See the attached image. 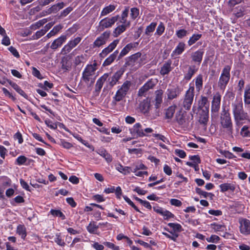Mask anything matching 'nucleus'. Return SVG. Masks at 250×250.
Instances as JSON below:
<instances>
[{
    "instance_id": "4c0bfd02",
    "label": "nucleus",
    "mask_w": 250,
    "mask_h": 250,
    "mask_svg": "<svg viewBox=\"0 0 250 250\" xmlns=\"http://www.w3.org/2000/svg\"><path fill=\"white\" fill-rule=\"evenodd\" d=\"M10 85L19 94L25 99L28 98V95L22 90L21 88L15 83L9 82Z\"/></svg>"
},
{
    "instance_id": "e2e57ef3",
    "label": "nucleus",
    "mask_w": 250,
    "mask_h": 250,
    "mask_svg": "<svg viewBox=\"0 0 250 250\" xmlns=\"http://www.w3.org/2000/svg\"><path fill=\"white\" fill-rule=\"evenodd\" d=\"M152 136L156 138L158 140L162 141L164 143H167L169 142L167 139L163 135L157 133H153Z\"/></svg>"
},
{
    "instance_id": "a19ab883",
    "label": "nucleus",
    "mask_w": 250,
    "mask_h": 250,
    "mask_svg": "<svg viewBox=\"0 0 250 250\" xmlns=\"http://www.w3.org/2000/svg\"><path fill=\"white\" fill-rule=\"evenodd\" d=\"M244 98L245 104H250V85H246Z\"/></svg>"
},
{
    "instance_id": "0e129e2a",
    "label": "nucleus",
    "mask_w": 250,
    "mask_h": 250,
    "mask_svg": "<svg viewBox=\"0 0 250 250\" xmlns=\"http://www.w3.org/2000/svg\"><path fill=\"white\" fill-rule=\"evenodd\" d=\"M103 244L106 247L112 250H120V248L119 246H116L113 243L110 242H104Z\"/></svg>"
},
{
    "instance_id": "20e7f679",
    "label": "nucleus",
    "mask_w": 250,
    "mask_h": 250,
    "mask_svg": "<svg viewBox=\"0 0 250 250\" xmlns=\"http://www.w3.org/2000/svg\"><path fill=\"white\" fill-rule=\"evenodd\" d=\"M220 124L222 127L226 129L229 134L233 133V124L230 113L225 109L222 111L220 115Z\"/></svg>"
},
{
    "instance_id": "423d86ee",
    "label": "nucleus",
    "mask_w": 250,
    "mask_h": 250,
    "mask_svg": "<svg viewBox=\"0 0 250 250\" xmlns=\"http://www.w3.org/2000/svg\"><path fill=\"white\" fill-rule=\"evenodd\" d=\"M231 70V66L227 65L225 66L222 70V73L220 76L218 86L221 89H225L230 79Z\"/></svg>"
},
{
    "instance_id": "bb28decb",
    "label": "nucleus",
    "mask_w": 250,
    "mask_h": 250,
    "mask_svg": "<svg viewBox=\"0 0 250 250\" xmlns=\"http://www.w3.org/2000/svg\"><path fill=\"white\" fill-rule=\"evenodd\" d=\"M109 74L108 73H105L98 79L95 86L96 91H100L101 90L104 83L107 80Z\"/></svg>"
},
{
    "instance_id": "13d9d810",
    "label": "nucleus",
    "mask_w": 250,
    "mask_h": 250,
    "mask_svg": "<svg viewBox=\"0 0 250 250\" xmlns=\"http://www.w3.org/2000/svg\"><path fill=\"white\" fill-rule=\"evenodd\" d=\"M161 215L163 216V218L165 220H168L170 218H174L175 216L173 213L165 209L164 210Z\"/></svg>"
},
{
    "instance_id": "a211bd4d",
    "label": "nucleus",
    "mask_w": 250,
    "mask_h": 250,
    "mask_svg": "<svg viewBox=\"0 0 250 250\" xmlns=\"http://www.w3.org/2000/svg\"><path fill=\"white\" fill-rule=\"evenodd\" d=\"M67 38V35H61L53 42L50 46V48L53 50H56L58 47H61L62 44L65 42Z\"/></svg>"
},
{
    "instance_id": "39448f33",
    "label": "nucleus",
    "mask_w": 250,
    "mask_h": 250,
    "mask_svg": "<svg viewBox=\"0 0 250 250\" xmlns=\"http://www.w3.org/2000/svg\"><path fill=\"white\" fill-rule=\"evenodd\" d=\"M194 90L195 88L194 85H191V83H190L189 85V88L186 91L183 98L182 106L185 110H189L190 109L193 101Z\"/></svg>"
},
{
    "instance_id": "5701e85b",
    "label": "nucleus",
    "mask_w": 250,
    "mask_h": 250,
    "mask_svg": "<svg viewBox=\"0 0 250 250\" xmlns=\"http://www.w3.org/2000/svg\"><path fill=\"white\" fill-rule=\"evenodd\" d=\"M129 12V7L128 6H125V7L124 10L122 11L121 17H120V20L119 21V22L120 23H124L125 24H129V26H130V22L129 21H127V18L128 16V13Z\"/></svg>"
},
{
    "instance_id": "4468645a",
    "label": "nucleus",
    "mask_w": 250,
    "mask_h": 250,
    "mask_svg": "<svg viewBox=\"0 0 250 250\" xmlns=\"http://www.w3.org/2000/svg\"><path fill=\"white\" fill-rule=\"evenodd\" d=\"M124 74V71L122 69L116 71L114 74L107 78V82L108 84L111 87H113L116 85L118 82L119 80L121 79Z\"/></svg>"
},
{
    "instance_id": "c756f323",
    "label": "nucleus",
    "mask_w": 250,
    "mask_h": 250,
    "mask_svg": "<svg viewBox=\"0 0 250 250\" xmlns=\"http://www.w3.org/2000/svg\"><path fill=\"white\" fill-rule=\"evenodd\" d=\"M150 106V101L148 98H146L140 103L139 108L142 112L145 113L149 111Z\"/></svg>"
},
{
    "instance_id": "864d4df0",
    "label": "nucleus",
    "mask_w": 250,
    "mask_h": 250,
    "mask_svg": "<svg viewBox=\"0 0 250 250\" xmlns=\"http://www.w3.org/2000/svg\"><path fill=\"white\" fill-rule=\"evenodd\" d=\"M27 160V158L25 156L21 155L16 159L15 164L19 166L23 165H25Z\"/></svg>"
},
{
    "instance_id": "2f4dec72",
    "label": "nucleus",
    "mask_w": 250,
    "mask_h": 250,
    "mask_svg": "<svg viewBox=\"0 0 250 250\" xmlns=\"http://www.w3.org/2000/svg\"><path fill=\"white\" fill-rule=\"evenodd\" d=\"M118 53V50H115L112 54L110 55V56L105 60L103 62V65L104 66H106L111 64L116 59Z\"/></svg>"
},
{
    "instance_id": "aec40b11",
    "label": "nucleus",
    "mask_w": 250,
    "mask_h": 250,
    "mask_svg": "<svg viewBox=\"0 0 250 250\" xmlns=\"http://www.w3.org/2000/svg\"><path fill=\"white\" fill-rule=\"evenodd\" d=\"M171 64L172 61L170 60L165 62L161 68L160 74L162 76L168 74L172 69Z\"/></svg>"
},
{
    "instance_id": "5fc2aeb1",
    "label": "nucleus",
    "mask_w": 250,
    "mask_h": 250,
    "mask_svg": "<svg viewBox=\"0 0 250 250\" xmlns=\"http://www.w3.org/2000/svg\"><path fill=\"white\" fill-rule=\"evenodd\" d=\"M241 134L244 137H250V127L244 125L241 129Z\"/></svg>"
},
{
    "instance_id": "49530a36",
    "label": "nucleus",
    "mask_w": 250,
    "mask_h": 250,
    "mask_svg": "<svg viewBox=\"0 0 250 250\" xmlns=\"http://www.w3.org/2000/svg\"><path fill=\"white\" fill-rule=\"evenodd\" d=\"M49 213L54 217H60L62 220H64L65 219L64 214L59 209H51Z\"/></svg>"
},
{
    "instance_id": "338daca9",
    "label": "nucleus",
    "mask_w": 250,
    "mask_h": 250,
    "mask_svg": "<svg viewBox=\"0 0 250 250\" xmlns=\"http://www.w3.org/2000/svg\"><path fill=\"white\" fill-rule=\"evenodd\" d=\"M44 122L46 125L51 129H55L57 128V125L53 123L51 120L49 119L46 120Z\"/></svg>"
},
{
    "instance_id": "1a4fd4ad",
    "label": "nucleus",
    "mask_w": 250,
    "mask_h": 250,
    "mask_svg": "<svg viewBox=\"0 0 250 250\" xmlns=\"http://www.w3.org/2000/svg\"><path fill=\"white\" fill-rule=\"evenodd\" d=\"M110 34V31H106L103 33L94 42L93 45L94 47H100L105 44L108 41Z\"/></svg>"
},
{
    "instance_id": "de8ad7c7",
    "label": "nucleus",
    "mask_w": 250,
    "mask_h": 250,
    "mask_svg": "<svg viewBox=\"0 0 250 250\" xmlns=\"http://www.w3.org/2000/svg\"><path fill=\"white\" fill-rule=\"evenodd\" d=\"M116 169L120 172L126 175L131 172V168L129 167H123L121 165H119L116 167Z\"/></svg>"
},
{
    "instance_id": "052dcab7",
    "label": "nucleus",
    "mask_w": 250,
    "mask_h": 250,
    "mask_svg": "<svg viewBox=\"0 0 250 250\" xmlns=\"http://www.w3.org/2000/svg\"><path fill=\"white\" fill-rule=\"evenodd\" d=\"M196 192L199 195L202 196L204 198H207L208 196L210 195L212 196L213 194L211 193H208L206 191H203L200 188H196Z\"/></svg>"
},
{
    "instance_id": "c03bdc74",
    "label": "nucleus",
    "mask_w": 250,
    "mask_h": 250,
    "mask_svg": "<svg viewBox=\"0 0 250 250\" xmlns=\"http://www.w3.org/2000/svg\"><path fill=\"white\" fill-rule=\"evenodd\" d=\"M167 225L172 229V231L174 233L180 232L182 231V227L180 224L169 223Z\"/></svg>"
},
{
    "instance_id": "8fccbe9b",
    "label": "nucleus",
    "mask_w": 250,
    "mask_h": 250,
    "mask_svg": "<svg viewBox=\"0 0 250 250\" xmlns=\"http://www.w3.org/2000/svg\"><path fill=\"white\" fill-rule=\"evenodd\" d=\"M211 226L215 232L224 231L225 229V226L223 224L213 223L211 224Z\"/></svg>"
},
{
    "instance_id": "f8f14e48",
    "label": "nucleus",
    "mask_w": 250,
    "mask_h": 250,
    "mask_svg": "<svg viewBox=\"0 0 250 250\" xmlns=\"http://www.w3.org/2000/svg\"><path fill=\"white\" fill-rule=\"evenodd\" d=\"M221 96L219 92H216L213 96L211 102V114L217 113L220 107Z\"/></svg>"
},
{
    "instance_id": "473e14b6",
    "label": "nucleus",
    "mask_w": 250,
    "mask_h": 250,
    "mask_svg": "<svg viewBox=\"0 0 250 250\" xmlns=\"http://www.w3.org/2000/svg\"><path fill=\"white\" fill-rule=\"evenodd\" d=\"M209 110L206 108V110L203 109L202 113L199 117V122L201 124L206 125L208 121Z\"/></svg>"
},
{
    "instance_id": "cd10ccee",
    "label": "nucleus",
    "mask_w": 250,
    "mask_h": 250,
    "mask_svg": "<svg viewBox=\"0 0 250 250\" xmlns=\"http://www.w3.org/2000/svg\"><path fill=\"white\" fill-rule=\"evenodd\" d=\"M180 92L176 88H168L166 91L167 99L172 100L179 95Z\"/></svg>"
},
{
    "instance_id": "4be33fe9",
    "label": "nucleus",
    "mask_w": 250,
    "mask_h": 250,
    "mask_svg": "<svg viewBox=\"0 0 250 250\" xmlns=\"http://www.w3.org/2000/svg\"><path fill=\"white\" fill-rule=\"evenodd\" d=\"M163 91L162 90H158L155 91L154 99V106L156 109L160 107L163 102Z\"/></svg>"
},
{
    "instance_id": "412c9836",
    "label": "nucleus",
    "mask_w": 250,
    "mask_h": 250,
    "mask_svg": "<svg viewBox=\"0 0 250 250\" xmlns=\"http://www.w3.org/2000/svg\"><path fill=\"white\" fill-rule=\"evenodd\" d=\"M198 68L195 65H190L188 67L187 72L185 74L184 80L188 81L198 71Z\"/></svg>"
},
{
    "instance_id": "4d7b16f0",
    "label": "nucleus",
    "mask_w": 250,
    "mask_h": 250,
    "mask_svg": "<svg viewBox=\"0 0 250 250\" xmlns=\"http://www.w3.org/2000/svg\"><path fill=\"white\" fill-rule=\"evenodd\" d=\"M139 15V9L136 7L130 9V17L132 20L136 19Z\"/></svg>"
},
{
    "instance_id": "72a5a7b5",
    "label": "nucleus",
    "mask_w": 250,
    "mask_h": 250,
    "mask_svg": "<svg viewBox=\"0 0 250 250\" xmlns=\"http://www.w3.org/2000/svg\"><path fill=\"white\" fill-rule=\"evenodd\" d=\"M219 188L222 192H225L229 190L234 191L235 189V187L234 184L228 183L220 185Z\"/></svg>"
},
{
    "instance_id": "b1692460",
    "label": "nucleus",
    "mask_w": 250,
    "mask_h": 250,
    "mask_svg": "<svg viewBox=\"0 0 250 250\" xmlns=\"http://www.w3.org/2000/svg\"><path fill=\"white\" fill-rule=\"evenodd\" d=\"M185 48L186 44L182 42H179L177 45L176 46L175 48L172 51L171 53V56L174 57L182 54L185 50Z\"/></svg>"
},
{
    "instance_id": "ea45409f",
    "label": "nucleus",
    "mask_w": 250,
    "mask_h": 250,
    "mask_svg": "<svg viewBox=\"0 0 250 250\" xmlns=\"http://www.w3.org/2000/svg\"><path fill=\"white\" fill-rule=\"evenodd\" d=\"M199 108H204V110L207 108L208 109L209 104L208 102V99L207 97L202 96L201 99L198 101Z\"/></svg>"
},
{
    "instance_id": "e433bc0d",
    "label": "nucleus",
    "mask_w": 250,
    "mask_h": 250,
    "mask_svg": "<svg viewBox=\"0 0 250 250\" xmlns=\"http://www.w3.org/2000/svg\"><path fill=\"white\" fill-rule=\"evenodd\" d=\"M156 26V22H152L149 25L146 27L145 32V35L147 37H150L152 33L154 31Z\"/></svg>"
},
{
    "instance_id": "6e6d98bb",
    "label": "nucleus",
    "mask_w": 250,
    "mask_h": 250,
    "mask_svg": "<svg viewBox=\"0 0 250 250\" xmlns=\"http://www.w3.org/2000/svg\"><path fill=\"white\" fill-rule=\"evenodd\" d=\"M188 32V31L184 29H180L176 31L175 35L179 39H182L186 37Z\"/></svg>"
},
{
    "instance_id": "c9c22d12",
    "label": "nucleus",
    "mask_w": 250,
    "mask_h": 250,
    "mask_svg": "<svg viewBox=\"0 0 250 250\" xmlns=\"http://www.w3.org/2000/svg\"><path fill=\"white\" fill-rule=\"evenodd\" d=\"M98 229L99 226H97L96 222L94 221L90 222L86 227L88 232L91 234H97Z\"/></svg>"
},
{
    "instance_id": "69168bd1",
    "label": "nucleus",
    "mask_w": 250,
    "mask_h": 250,
    "mask_svg": "<svg viewBox=\"0 0 250 250\" xmlns=\"http://www.w3.org/2000/svg\"><path fill=\"white\" fill-rule=\"evenodd\" d=\"M32 75L34 77H36L40 80H42L43 78V77L42 76V75H41L40 72L39 71V70H38L36 67H33L32 68Z\"/></svg>"
},
{
    "instance_id": "393cba45",
    "label": "nucleus",
    "mask_w": 250,
    "mask_h": 250,
    "mask_svg": "<svg viewBox=\"0 0 250 250\" xmlns=\"http://www.w3.org/2000/svg\"><path fill=\"white\" fill-rule=\"evenodd\" d=\"M129 27V26L128 23L127 25L124 23H121V24L119 25L114 29L113 32V36L114 37H118L122 33L125 32L126 28Z\"/></svg>"
},
{
    "instance_id": "f03ea898",
    "label": "nucleus",
    "mask_w": 250,
    "mask_h": 250,
    "mask_svg": "<svg viewBox=\"0 0 250 250\" xmlns=\"http://www.w3.org/2000/svg\"><path fill=\"white\" fill-rule=\"evenodd\" d=\"M97 63L87 64L84 69L81 82L84 83L88 87L91 86L95 80V71L97 70Z\"/></svg>"
},
{
    "instance_id": "9b49d317",
    "label": "nucleus",
    "mask_w": 250,
    "mask_h": 250,
    "mask_svg": "<svg viewBox=\"0 0 250 250\" xmlns=\"http://www.w3.org/2000/svg\"><path fill=\"white\" fill-rule=\"evenodd\" d=\"M82 38L78 37L73 40L69 41L62 49L61 53L66 54L69 52L73 48L76 46L81 42Z\"/></svg>"
},
{
    "instance_id": "7ed1b4c3",
    "label": "nucleus",
    "mask_w": 250,
    "mask_h": 250,
    "mask_svg": "<svg viewBox=\"0 0 250 250\" xmlns=\"http://www.w3.org/2000/svg\"><path fill=\"white\" fill-rule=\"evenodd\" d=\"M132 83L130 81H125L121 86L118 87L114 96L113 97L112 104H116L117 102L122 101L129 93Z\"/></svg>"
},
{
    "instance_id": "bf43d9fd",
    "label": "nucleus",
    "mask_w": 250,
    "mask_h": 250,
    "mask_svg": "<svg viewBox=\"0 0 250 250\" xmlns=\"http://www.w3.org/2000/svg\"><path fill=\"white\" fill-rule=\"evenodd\" d=\"M219 240V237L216 235H211L209 237L206 238V240L209 243H217Z\"/></svg>"
},
{
    "instance_id": "9d476101",
    "label": "nucleus",
    "mask_w": 250,
    "mask_h": 250,
    "mask_svg": "<svg viewBox=\"0 0 250 250\" xmlns=\"http://www.w3.org/2000/svg\"><path fill=\"white\" fill-rule=\"evenodd\" d=\"M155 80L150 79L139 90L138 95L139 96H145L146 93L151 89H152L156 84Z\"/></svg>"
},
{
    "instance_id": "79ce46f5",
    "label": "nucleus",
    "mask_w": 250,
    "mask_h": 250,
    "mask_svg": "<svg viewBox=\"0 0 250 250\" xmlns=\"http://www.w3.org/2000/svg\"><path fill=\"white\" fill-rule=\"evenodd\" d=\"M202 35L201 34H193L190 37L188 41V46H191L194 44L197 41L199 40L202 37Z\"/></svg>"
},
{
    "instance_id": "a18cd8bd",
    "label": "nucleus",
    "mask_w": 250,
    "mask_h": 250,
    "mask_svg": "<svg viewBox=\"0 0 250 250\" xmlns=\"http://www.w3.org/2000/svg\"><path fill=\"white\" fill-rule=\"evenodd\" d=\"M165 26L163 22H160L156 28L154 35L157 37H160L165 32Z\"/></svg>"
},
{
    "instance_id": "f257e3e1",
    "label": "nucleus",
    "mask_w": 250,
    "mask_h": 250,
    "mask_svg": "<svg viewBox=\"0 0 250 250\" xmlns=\"http://www.w3.org/2000/svg\"><path fill=\"white\" fill-rule=\"evenodd\" d=\"M232 111L236 125L240 126L246 121L249 122V115L243 108V104L242 100H236L231 104Z\"/></svg>"
},
{
    "instance_id": "680f3d73",
    "label": "nucleus",
    "mask_w": 250,
    "mask_h": 250,
    "mask_svg": "<svg viewBox=\"0 0 250 250\" xmlns=\"http://www.w3.org/2000/svg\"><path fill=\"white\" fill-rule=\"evenodd\" d=\"M123 198L124 200L127 202L130 206L134 208V209L137 212H140V210L135 205L133 202L126 196H123Z\"/></svg>"
},
{
    "instance_id": "774afa93",
    "label": "nucleus",
    "mask_w": 250,
    "mask_h": 250,
    "mask_svg": "<svg viewBox=\"0 0 250 250\" xmlns=\"http://www.w3.org/2000/svg\"><path fill=\"white\" fill-rule=\"evenodd\" d=\"M73 8L71 7H68L64 9L60 14V17H64L68 15L72 11Z\"/></svg>"
},
{
    "instance_id": "7c9ffc66",
    "label": "nucleus",
    "mask_w": 250,
    "mask_h": 250,
    "mask_svg": "<svg viewBox=\"0 0 250 250\" xmlns=\"http://www.w3.org/2000/svg\"><path fill=\"white\" fill-rule=\"evenodd\" d=\"M195 81L196 90L198 92L202 89L203 85V76L202 74H198L193 80Z\"/></svg>"
},
{
    "instance_id": "a878e982",
    "label": "nucleus",
    "mask_w": 250,
    "mask_h": 250,
    "mask_svg": "<svg viewBox=\"0 0 250 250\" xmlns=\"http://www.w3.org/2000/svg\"><path fill=\"white\" fill-rule=\"evenodd\" d=\"M64 6L65 4L63 2H59L56 4H54L47 10L46 13L48 14H50L51 13H56L60 10L62 9Z\"/></svg>"
},
{
    "instance_id": "6ab92c4d",
    "label": "nucleus",
    "mask_w": 250,
    "mask_h": 250,
    "mask_svg": "<svg viewBox=\"0 0 250 250\" xmlns=\"http://www.w3.org/2000/svg\"><path fill=\"white\" fill-rule=\"evenodd\" d=\"M204 53V51L203 49H199L192 53L191 55L192 61L199 64L202 61Z\"/></svg>"
},
{
    "instance_id": "603ef678",
    "label": "nucleus",
    "mask_w": 250,
    "mask_h": 250,
    "mask_svg": "<svg viewBox=\"0 0 250 250\" xmlns=\"http://www.w3.org/2000/svg\"><path fill=\"white\" fill-rule=\"evenodd\" d=\"M54 241L57 244V245L61 247H63L65 245V243L62 238L60 233H57L56 234Z\"/></svg>"
},
{
    "instance_id": "2eb2a0df",
    "label": "nucleus",
    "mask_w": 250,
    "mask_h": 250,
    "mask_svg": "<svg viewBox=\"0 0 250 250\" xmlns=\"http://www.w3.org/2000/svg\"><path fill=\"white\" fill-rule=\"evenodd\" d=\"M119 40L117 39L111 42L107 47L104 48L100 53L99 56L101 58H105L108 54L111 53L117 46L119 43Z\"/></svg>"
},
{
    "instance_id": "f704fd0d",
    "label": "nucleus",
    "mask_w": 250,
    "mask_h": 250,
    "mask_svg": "<svg viewBox=\"0 0 250 250\" xmlns=\"http://www.w3.org/2000/svg\"><path fill=\"white\" fill-rule=\"evenodd\" d=\"M116 5L114 4H109L108 6L104 7L102 10L100 17L106 16L115 10Z\"/></svg>"
},
{
    "instance_id": "f3484780",
    "label": "nucleus",
    "mask_w": 250,
    "mask_h": 250,
    "mask_svg": "<svg viewBox=\"0 0 250 250\" xmlns=\"http://www.w3.org/2000/svg\"><path fill=\"white\" fill-rule=\"evenodd\" d=\"M138 44H139V43L138 42H130L129 43H128L121 50V51L119 54V57L120 58H121L125 56L132 49H134V48H136L138 46Z\"/></svg>"
},
{
    "instance_id": "09e8293b",
    "label": "nucleus",
    "mask_w": 250,
    "mask_h": 250,
    "mask_svg": "<svg viewBox=\"0 0 250 250\" xmlns=\"http://www.w3.org/2000/svg\"><path fill=\"white\" fill-rule=\"evenodd\" d=\"M74 137L77 140H78L79 142H80L81 143H82L83 145H84L85 146H86L88 148H90L92 151H94V146H93L90 145L87 141L83 140L79 135H77L76 136H74Z\"/></svg>"
},
{
    "instance_id": "ddd939ff",
    "label": "nucleus",
    "mask_w": 250,
    "mask_h": 250,
    "mask_svg": "<svg viewBox=\"0 0 250 250\" xmlns=\"http://www.w3.org/2000/svg\"><path fill=\"white\" fill-rule=\"evenodd\" d=\"M239 229L240 232L244 235L250 234V221L247 219L239 220Z\"/></svg>"
},
{
    "instance_id": "58836bf2",
    "label": "nucleus",
    "mask_w": 250,
    "mask_h": 250,
    "mask_svg": "<svg viewBox=\"0 0 250 250\" xmlns=\"http://www.w3.org/2000/svg\"><path fill=\"white\" fill-rule=\"evenodd\" d=\"M17 233L18 234L21 238L24 240L26 237V229L24 226L19 225L18 226L16 230Z\"/></svg>"
},
{
    "instance_id": "6e6552de",
    "label": "nucleus",
    "mask_w": 250,
    "mask_h": 250,
    "mask_svg": "<svg viewBox=\"0 0 250 250\" xmlns=\"http://www.w3.org/2000/svg\"><path fill=\"white\" fill-rule=\"evenodd\" d=\"M119 15H116L111 18H105L102 19L99 23L98 30L102 31L105 28L111 27L119 18Z\"/></svg>"
},
{
    "instance_id": "3c124183",
    "label": "nucleus",
    "mask_w": 250,
    "mask_h": 250,
    "mask_svg": "<svg viewBox=\"0 0 250 250\" xmlns=\"http://www.w3.org/2000/svg\"><path fill=\"white\" fill-rule=\"evenodd\" d=\"M177 121L179 124L181 125H186L188 123V119H187L186 115L184 114L179 115L177 117Z\"/></svg>"
},
{
    "instance_id": "c85d7f7f",
    "label": "nucleus",
    "mask_w": 250,
    "mask_h": 250,
    "mask_svg": "<svg viewBox=\"0 0 250 250\" xmlns=\"http://www.w3.org/2000/svg\"><path fill=\"white\" fill-rule=\"evenodd\" d=\"M97 153L103 157L107 163H110L112 161L111 155L104 149L102 148L98 150Z\"/></svg>"
},
{
    "instance_id": "37998d69",
    "label": "nucleus",
    "mask_w": 250,
    "mask_h": 250,
    "mask_svg": "<svg viewBox=\"0 0 250 250\" xmlns=\"http://www.w3.org/2000/svg\"><path fill=\"white\" fill-rule=\"evenodd\" d=\"M176 106L175 105H172L167 108L166 111V118L167 119H171L175 113Z\"/></svg>"
},
{
    "instance_id": "0eeeda50",
    "label": "nucleus",
    "mask_w": 250,
    "mask_h": 250,
    "mask_svg": "<svg viewBox=\"0 0 250 250\" xmlns=\"http://www.w3.org/2000/svg\"><path fill=\"white\" fill-rule=\"evenodd\" d=\"M141 56L142 53L139 52L130 56L126 58L125 64L131 67H140L143 63Z\"/></svg>"
},
{
    "instance_id": "dca6fc26",
    "label": "nucleus",
    "mask_w": 250,
    "mask_h": 250,
    "mask_svg": "<svg viewBox=\"0 0 250 250\" xmlns=\"http://www.w3.org/2000/svg\"><path fill=\"white\" fill-rule=\"evenodd\" d=\"M142 125L140 123L135 124L132 128L129 129L130 133L132 135H137L140 137H143L146 136H147V134H145L144 132L143 129H141Z\"/></svg>"
}]
</instances>
